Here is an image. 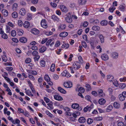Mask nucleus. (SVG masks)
I'll use <instances>...</instances> for the list:
<instances>
[{"mask_svg": "<svg viewBox=\"0 0 126 126\" xmlns=\"http://www.w3.org/2000/svg\"><path fill=\"white\" fill-rule=\"evenodd\" d=\"M55 64L54 63H52L51 66L50 70L52 72H53L55 70Z\"/></svg>", "mask_w": 126, "mask_h": 126, "instance_id": "nucleus-39", "label": "nucleus"}, {"mask_svg": "<svg viewBox=\"0 0 126 126\" xmlns=\"http://www.w3.org/2000/svg\"><path fill=\"white\" fill-rule=\"evenodd\" d=\"M28 77L31 80L34 81L35 80V78L32 75H29L28 76Z\"/></svg>", "mask_w": 126, "mask_h": 126, "instance_id": "nucleus-60", "label": "nucleus"}, {"mask_svg": "<svg viewBox=\"0 0 126 126\" xmlns=\"http://www.w3.org/2000/svg\"><path fill=\"white\" fill-rule=\"evenodd\" d=\"M2 57V60L5 62H6L7 60V58L6 56L5 55H3Z\"/></svg>", "mask_w": 126, "mask_h": 126, "instance_id": "nucleus-45", "label": "nucleus"}, {"mask_svg": "<svg viewBox=\"0 0 126 126\" xmlns=\"http://www.w3.org/2000/svg\"><path fill=\"white\" fill-rule=\"evenodd\" d=\"M45 80L47 81L48 82L50 80V79L48 75H46L44 77Z\"/></svg>", "mask_w": 126, "mask_h": 126, "instance_id": "nucleus-42", "label": "nucleus"}, {"mask_svg": "<svg viewBox=\"0 0 126 126\" xmlns=\"http://www.w3.org/2000/svg\"><path fill=\"white\" fill-rule=\"evenodd\" d=\"M38 0H32L31 2L33 4H36L38 3Z\"/></svg>", "mask_w": 126, "mask_h": 126, "instance_id": "nucleus-61", "label": "nucleus"}, {"mask_svg": "<svg viewBox=\"0 0 126 126\" xmlns=\"http://www.w3.org/2000/svg\"><path fill=\"white\" fill-rule=\"evenodd\" d=\"M126 5L124 4H121L119 7V10L121 11H124L125 9Z\"/></svg>", "mask_w": 126, "mask_h": 126, "instance_id": "nucleus-9", "label": "nucleus"}, {"mask_svg": "<svg viewBox=\"0 0 126 126\" xmlns=\"http://www.w3.org/2000/svg\"><path fill=\"white\" fill-rule=\"evenodd\" d=\"M115 9V8L113 7H111L109 9V11L111 12H113Z\"/></svg>", "mask_w": 126, "mask_h": 126, "instance_id": "nucleus-47", "label": "nucleus"}, {"mask_svg": "<svg viewBox=\"0 0 126 126\" xmlns=\"http://www.w3.org/2000/svg\"><path fill=\"white\" fill-rule=\"evenodd\" d=\"M27 18L28 20H30L32 18V15L31 14L28 13L27 14Z\"/></svg>", "mask_w": 126, "mask_h": 126, "instance_id": "nucleus-40", "label": "nucleus"}, {"mask_svg": "<svg viewBox=\"0 0 126 126\" xmlns=\"http://www.w3.org/2000/svg\"><path fill=\"white\" fill-rule=\"evenodd\" d=\"M101 57L102 60L104 61L107 60L109 59V56L106 54H104L102 55Z\"/></svg>", "mask_w": 126, "mask_h": 126, "instance_id": "nucleus-8", "label": "nucleus"}, {"mask_svg": "<svg viewBox=\"0 0 126 126\" xmlns=\"http://www.w3.org/2000/svg\"><path fill=\"white\" fill-rule=\"evenodd\" d=\"M47 108L49 110H52L53 109V103L51 101L49 102V103L47 104Z\"/></svg>", "mask_w": 126, "mask_h": 126, "instance_id": "nucleus-14", "label": "nucleus"}, {"mask_svg": "<svg viewBox=\"0 0 126 126\" xmlns=\"http://www.w3.org/2000/svg\"><path fill=\"white\" fill-rule=\"evenodd\" d=\"M71 107L73 109H77L79 107V106L77 103H74L72 105Z\"/></svg>", "mask_w": 126, "mask_h": 126, "instance_id": "nucleus-25", "label": "nucleus"}, {"mask_svg": "<svg viewBox=\"0 0 126 126\" xmlns=\"http://www.w3.org/2000/svg\"><path fill=\"white\" fill-rule=\"evenodd\" d=\"M86 2V0H78V3L79 5H84Z\"/></svg>", "mask_w": 126, "mask_h": 126, "instance_id": "nucleus-16", "label": "nucleus"}, {"mask_svg": "<svg viewBox=\"0 0 126 126\" xmlns=\"http://www.w3.org/2000/svg\"><path fill=\"white\" fill-rule=\"evenodd\" d=\"M66 16H67L65 20L68 23H70L72 21V19L71 17V15L70 13L67 14Z\"/></svg>", "mask_w": 126, "mask_h": 126, "instance_id": "nucleus-2", "label": "nucleus"}, {"mask_svg": "<svg viewBox=\"0 0 126 126\" xmlns=\"http://www.w3.org/2000/svg\"><path fill=\"white\" fill-rule=\"evenodd\" d=\"M118 55L116 52H113L112 54V57L114 59H116L118 58Z\"/></svg>", "mask_w": 126, "mask_h": 126, "instance_id": "nucleus-27", "label": "nucleus"}, {"mask_svg": "<svg viewBox=\"0 0 126 126\" xmlns=\"http://www.w3.org/2000/svg\"><path fill=\"white\" fill-rule=\"evenodd\" d=\"M6 32L10 33L11 29L9 26H6Z\"/></svg>", "mask_w": 126, "mask_h": 126, "instance_id": "nucleus-46", "label": "nucleus"}, {"mask_svg": "<svg viewBox=\"0 0 126 126\" xmlns=\"http://www.w3.org/2000/svg\"><path fill=\"white\" fill-rule=\"evenodd\" d=\"M8 119L13 124H15V122L12 117L10 116H9L8 117Z\"/></svg>", "mask_w": 126, "mask_h": 126, "instance_id": "nucleus-50", "label": "nucleus"}, {"mask_svg": "<svg viewBox=\"0 0 126 126\" xmlns=\"http://www.w3.org/2000/svg\"><path fill=\"white\" fill-rule=\"evenodd\" d=\"M18 25L20 27H21L23 25V22L21 20H19L18 22Z\"/></svg>", "mask_w": 126, "mask_h": 126, "instance_id": "nucleus-59", "label": "nucleus"}, {"mask_svg": "<svg viewBox=\"0 0 126 126\" xmlns=\"http://www.w3.org/2000/svg\"><path fill=\"white\" fill-rule=\"evenodd\" d=\"M44 100L47 103L50 102V99L47 97H44Z\"/></svg>", "mask_w": 126, "mask_h": 126, "instance_id": "nucleus-57", "label": "nucleus"}, {"mask_svg": "<svg viewBox=\"0 0 126 126\" xmlns=\"http://www.w3.org/2000/svg\"><path fill=\"white\" fill-rule=\"evenodd\" d=\"M92 94L93 95L96 96L98 95V94L97 92L95 91H93L92 92Z\"/></svg>", "mask_w": 126, "mask_h": 126, "instance_id": "nucleus-62", "label": "nucleus"}, {"mask_svg": "<svg viewBox=\"0 0 126 126\" xmlns=\"http://www.w3.org/2000/svg\"><path fill=\"white\" fill-rule=\"evenodd\" d=\"M80 67V64L78 62H75L73 64L72 67L75 70L79 69Z\"/></svg>", "mask_w": 126, "mask_h": 126, "instance_id": "nucleus-1", "label": "nucleus"}, {"mask_svg": "<svg viewBox=\"0 0 126 126\" xmlns=\"http://www.w3.org/2000/svg\"><path fill=\"white\" fill-rule=\"evenodd\" d=\"M31 32L34 34H38L39 33V31L38 30L35 29H33L32 30Z\"/></svg>", "mask_w": 126, "mask_h": 126, "instance_id": "nucleus-11", "label": "nucleus"}, {"mask_svg": "<svg viewBox=\"0 0 126 126\" xmlns=\"http://www.w3.org/2000/svg\"><path fill=\"white\" fill-rule=\"evenodd\" d=\"M41 25L44 28H46L47 27V25L46 23L45 19L42 20L41 22Z\"/></svg>", "mask_w": 126, "mask_h": 126, "instance_id": "nucleus-6", "label": "nucleus"}, {"mask_svg": "<svg viewBox=\"0 0 126 126\" xmlns=\"http://www.w3.org/2000/svg\"><path fill=\"white\" fill-rule=\"evenodd\" d=\"M92 29L93 31H98L100 29V27L97 26H94L92 28Z\"/></svg>", "mask_w": 126, "mask_h": 126, "instance_id": "nucleus-22", "label": "nucleus"}, {"mask_svg": "<svg viewBox=\"0 0 126 126\" xmlns=\"http://www.w3.org/2000/svg\"><path fill=\"white\" fill-rule=\"evenodd\" d=\"M79 122L81 123H83L85 122L86 120L84 117H80L78 119Z\"/></svg>", "mask_w": 126, "mask_h": 126, "instance_id": "nucleus-18", "label": "nucleus"}, {"mask_svg": "<svg viewBox=\"0 0 126 126\" xmlns=\"http://www.w3.org/2000/svg\"><path fill=\"white\" fill-rule=\"evenodd\" d=\"M63 109L66 112H69L70 110V109L69 108L66 107H64Z\"/></svg>", "mask_w": 126, "mask_h": 126, "instance_id": "nucleus-53", "label": "nucleus"}, {"mask_svg": "<svg viewBox=\"0 0 126 126\" xmlns=\"http://www.w3.org/2000/svg\"><path fill=\"white\" fill-rule=\"evenodd\" d=\"M12 15L13 18H15L17 17L18 14L16 12L14 11L12 13Z\"/></svg>", "mask_w": 126, "mask_h": 126, "instance_id": "nucleus-29", "label": "nucleus"}, {"mask_svg": "<svg viewBox=\"0 0 126 126\" xmlns=\"http://www.w3.org/2000/svg\"><path fill=\"white\" fill-rule=\"evenodd\" d=\"M19 41L22 43H25L27 42V39L26 37H22L20 38Z\"/></svg>", "mask_w": 126, "mask_h": 126, "instance_id": "nucleus-20", "label": "nucleus"}, {"mask_svg": "<svg viewBox=\"0 0 126 126\" xmlns=\"http://www.w3.org/2000/svg\"><path fill=\"white\" fill-rule=\"evenodd\" d=\"M11 35L13 36H15L16 35V32L14 30H13L11 32Z\"/></svg>", "mask_w": 126, "mask_h": 126, "instance_id": "nucleus-52", "label": "nucleus"}, {"mask_svg": "<svg viewBox=\"0 0 126 126\" xmlns=\"http://www.w3.org/2000/svg\"><path fill=\"white\" fill-rule=\"evenodd\" d=\"M81 44L83 46L84 48H86L87 47V45L86 42L84 41L81 42Z\"/></svg>", "mask_w": 126, "mask_h": 126, "instance_id": "nucleus-48", "label": "nucleus"}, {"mask_svg": "<svg viewBox=\"0 0 126 126\" xmlns=\"http://www.w3.org/2000/svg\"><path fill=\"white\" fill-rule=\"evenodd\" d=\"M68 35V33L67 32H64L60 33L59 34V36L61 37H65L67 36Z\"/></svg>", "mask_w": 126, "mask_h": 126, "instance_id": "nucleus-13", "label": "nucleus"}, {"mask_svg": "<svg viewBox=\"0 0 126 126\" xmlns=\"http://www.w3.org/2000/svg\"><path fill=\"white\" fill-rule=\"evenodd\" d=\"M113 84L116 87H117L118 85V82L116 80H114L113 82Z\"/></svg>", "mask_w": 126, "mask_h": 126, "instance_id": "nucleus-58", "label": "nucleus"}, {"mask_svg": "<svg viewBox=\"0 0 126 126\" xmlns=\"http://www.w3.org/2000/svg\"><path fill=\"white\" fill-rule=\"evenodd\" d=\"M101 25L103 26H106L108 24V22L106 20L102 21L100 23Z\"/></svg>", "mask_w": 126, "mask_h": 126, "instance_id": "nucleus-35", "label": "nucleus"}, {"mask_svg": "<svg viewBox=\"0 0 126 126\" xmlns=\"http://www.w3.org/2000/svg\"><path fill=\"white\" fill-rule=\"evenodd\" d=\"M93 121V120L91 118H88L87 121V123L89 124H90L92 123Z\"/></svg>", "mask_w": 126, "mask_h": 126, "instance_id": "nucleus-44", "label": "nucleus"}, {"mask_svg": "<svg viewBox=\"0 0 126 126\" xmlns=\"http://www.w3.org/2000/svg\"><path fill=\"white\" fill-rule=\"evenodd\" d=\"M113 108V106L112 105H110L107 107V108L106 109V111L107 112H109Z\"/></svg>", "mask_w": 126, "mask_h": 126, "instance_id": "nucleus-23", "label": "nucleus"}, {"mask_svg": "<svg viewBox=\"0 0 126 126\" xmlns=\"http://www.w3.org/2000/svg\"><path fill=\"white\" fill-rule=\"evenodd\" d=\"M41 66L43 67H44L46 65V62L44 60H41L40 62Z\"/></svg>", "mask_w": 126, "mask_h": 126, "instance_id": "nucleus-33", "label": "nucleus"}, {"mask_svg": "<svg viewBox=\"0 0 126 126\" xmlns=\"http://www.w3.org/2000/svg\"><path fill=\"white\" fill-rule=\"evenodd\" d=\"M66 27L65 25L64 24H61L59 27L58 29L60 30H63L65 29Z\"/></svg>", "mask_w": 126, "mask_h": 126, "instance_id": "nucleus-32", "label": "nucleus"}, {"mask_svg": "<svg viewBox=\"0 0 126 126\" xmlns=\"http://www.w3.org/2000/svg\"><path fill=\"white\" fill-rule=\"evenodd\" d=\"M18 5L17 3H15L12 6V9L13 11H16L18 8Z\"/></svg>", "mask_w": 126, "mask_h": 126, "instance_id": "nucleus-12", "label": "nucleus"}, {"mask_svg": "<svg viewBox=\"0 0 126 126\" xmlns=\"http://www.w3.org/2000/svg\"><path fill=\"white\" fill-rule=\"evenodd\" d=\"M126 86V84L125 83H121L120 85V87L122 89H124Z\"/></svg>", "mask_w": 126, "mask_h": 126, "instance_id": "nucleus-55", "label": "nucleus"}, {"mask_svg": "<svg viewBox=\"0 0 126 126\" xmlns=\"http://www.w3.org/2000/svg\"><path fill=\"white\" fill-rule=\"evenodd\" d=\"M98 95L100 97H103L105 96V94L102 89H99L98 91Z\"/></svg>", "mask_w": 126, "mask_h": 126, "instance_id": "nucleus-4", "label": "nucleus"}, {"mask_svg": "<svg viewBox=\"0 0 126 126\" xmlns=\"http://www.w3.org/2000/svg\"><path fill=\"white\" fill-rule=\"evenodd\" d=\"M60 8L61 10L63 12H67V10L65 6L63 5H61L60 7Z\"/></svg>", "mask_w": 126, "mask_h": 126, "instance_id": "nucleus-10", "label": "nucleus"}, {"mask_svg": "<svg viewBox=\"0 0 126 126\" xmlns=\"http://www.w3.org/2000/svg\"><path fill=\"white\" fill-rule=\"evenodd\" d=\"M54 99L59 101H61L63 100L62 98L58 94H56L54 95Z\"/></svg>", "mask_w": 126, "mask_h": 126, "instance_id": "nucleus-5", "label": "nucleus"}, {"mask_svg": "<svg viewBox=\"0 0 126 126\" xmlns=\"http://www.w3.org/2000/svg\"><path fill=\"white\" fill-rule=\"evenodd\" d=\"M64 86L66 88H71L72 86V82L69 81L68 82H65L63 84Z\"/></svg>", "mask_w": 126, "mask_h": 126, "instance_id": "nucleus-3", "label": "nucleus"}, {"mask_svg": "<svg viewBox=\"0 0 126 126\" xmlns=\"http://www.w3.org/2000/svg\"><path fill=\"white\" fill-rule=\"evenodd\" d=\"M69 47V45L68 44H64L62 46V48H64L65 49L68 48Z\"/></svg>", "mask_w": 126, "mask_h": 126, "instance_id": "nucleus-43", "label": "nucleus"}, {"mask_svg": "<svg viewBox=\"0 0 126 126\" xmlns=\"http://www.w3.org/2000/svg\"><path fill=\"white\" fill-rule=\"evenodd\" d=\"M26 12L25 9L24 8H22L20 10L19 13L21 15H24L25 14Z\"/></svg>", "mask_w": 126, "mask_h": 126, "instance_id": "nucleus-15", "label": "nucleus"}, {"mask_svg": "<svg viewBox=\"0 0 126 126\" xmlns=\"http://www.w3.org/2000/svg\"><path fill=\"white\" fill-rule=\"evenodd\" d=\"M23 31L22 29H19L17 32L18 34L19 35H21L23 34Z\"/></svg>", "mask_w": 126, "mask_h": 126, "instance_id": "nucleus-41", "label": "nucleus"}, {"mask_svg": "<svg viewBox=\"0 0 126 126\" xmlns=\"http://www.w3.org/2000/svg\"><path fill=\"white\" fill-rule=\"evenodd\" d=\"M23 26L26 28H28L30 25V24L28 21H25L23 24Z\"/></svg>", "mask_w": 126, "mask_h": 126, "instance_id": "nucleus-28", "label": "nucleus"}, {"mask_svg": "<svg viewBox=\"0 0 126 126\" xmlns=\"http://www.w3.org/2000/svg\"><path fill=\"white\" fill-rule=\"evenodd\" d=\"M90 43L91 45V48H94V42L93 41H90Z\"/></svg>", "mask_w": 126, "mask_h": 126, "instance_id": "nucleus-63", "label": "nucleus"}, {"mask_svg": "<svg viewBox=\"0 0 126 126\" xmlns=\"http://www.w3.org/2000/svg\"><path fill=\"white\" fill-rule=\"evenodd\" d=\"M102 118L101 117H95L94 118V120L95 121H99L101 120Z\"/></svg>", "mask_w": 126, "mask_h": 126, "instance_id": "nucleus-51", "label": "nucleus"}, {"mask_svg": "<svg viewBox=\"0 0 126 126\" xmlns=\"http://www.w3.org/2000/svg\"><path fill=\"white\" fill-rule=\"evenodd\" d=\"M27 72L29 74L34 75H36L37 74V72L35 71H33L32 70H28Z\"/></svg>", "mask_w": 126, "mask_h": 126, "instance_id": "nucleus-24", "label": "nucleus"}, {"mask_svg": "<svg viewBox=\"0 0 126 126\" xmlns=\"http://www.w3.org/2000/svg\"><path fill=\"white\" fill-rule=\"evenodd\" d=\"M83 38L84 40L86 41H88L87 36L85 34L83 35Z\"/></svg>", "mask_w": 126, "mask_h": 126, "instance_id": "nucleus-64", "label": "nucleus"}, {"mask_svg": "<svg viewBox=\"0 0 126 126\" xmlns=\"http://www.w3.org/2000/svg\"><path fill=\"white\" fill-rule=\"evenodd\" d=\"M98 37L101 43H102L104 42V37L102 34H99L98 35Z\"/></svg>", "mask_w": 126, "mask_h": 126, "instance_id": "nucleus-7", "label": "nucleus"}, {"mask_svg": "<svg viewBox=\"0 0 126 126\" xmlns=\"http://www.w3.org/2000/svg\"><path fill=\"white\" fill-rule=\"evenodd\" d=\"M107 80L110 81H112L114 78L113 76L111 75H108L107 76Z\"/></svg>", "mask_w": 126, "mask_h": 126, "instance_id": "nucleus-30", "label": "nucleus"}, {"mask_svg": "<svg viewBox=\"0 0 126 126\" xmlns=\"http://www.w3.org/2000/svg\"><path fill=\"white\" fill-rule=\"evenodd\" d=\"M119 98L120 100L121 101H123L125 99V97L122 96V95H121V94H119Z\"/></svg>", "mask_w": 126, "mask_h": 126, "instance_id": "nucleus-38", "label": "nucleus"}, {"mask_svg": "<svg viewBox=\"0 0 126 126\" xmlns=\"http://www.w3.org/2000/svg\"><path fill=\"white\" fill-rule=\"evenodd\" d=\"M2 13L3 16H7L8 14V11L5 9L2 10Z\"/></svg>", "mask_w": 126, "mask_h": 126, "instance_id": "nucleus-17", "label": "nucleus"}, {"mask_svg": "<svg viewBox=\"0 0 126 126\" xmlns=\"http://www.w3.org/2000/svg\"><path fill=\"white\" fill-rule=\"evenodd\" d=\"M52 39H50L48 40L47 42L46 43V45L47 46H48L50 44V43L52 41Z\"/></svg>", "mask_w": 126, "mask_h": 126, "instance_id": "nucleus-49", "label": "nucleus"}, {"mask_svg": "<svg viewBox=\"0 0 126 126\" xmlns=\"http://www.w3.org/2000/svg\"><path fill=\"white\" fill-rule=\"evenodd\" d=\"M78 91L79 93H83L85 91L84 88L82 87H80L78 89Z\"/></svg>", "mask_w": 126, "mask_h": 126, "instance_id": "nucleus-37", "label": "nucleus"}, {"mask_svg": "<svg viewBox=\"0 0 126 126\" xmlns=\"http://www.w3.org/2000/svg\"><path fill=\"white\" fill-rule=\"evenodd\" d=\"M47 48L45 46L41 47L39 49V52L40 53H43L46 50Z\"/></svg>", "mask_w": 126, "mask_h": 126, "instance_id": "nucleus-21", "label": "nucleus"}, {"mask_svg": "<svg viewBox=\"0 0 126 126\" xmlns=\"http://www.w3.org/2000/svg\"><path fill=\"white\" fill-rule=\"evenodd\" d=\"M17 112L19 113H23L24 112V110L20 108H19L18 109Z\"/></svg>", "mask_w": 126, "mask_h": 126, "instance_id": "nucleus-54", "label": "nucleus"}, {"mask_svg": "<svg viewBox=\"0 0 126 126\" xmlns=\"http://www.w3.org/2000/svg\"><path fill=\"white\" fill-rule=\"evenodd\" d=\"M25 92L29 96L31 95L32 96H33V95L32 94L31 92L29 90H26L25 91Z\"/></svg>", "mask_w": 126, "mask_h": 126, "instance_id": "nucleus-36", "label": "nucleus"}, {"mask_svg": "<svg viewBox=\"0 0 126 126\" xmlns=\"http://www.w3.org/2000/svg\"><path fill=\"white\" fill-rule=\"evenodd\" d=\"M2 37V38L6 39L8 38V36L7 34L6 33H4L1 36Z\"/></svg>", "mask_w": 126, "mask_h": 126, "instance_id": "nucleus-56", "label": "nucleus"}, {"mask_svg": "<svg viewBox=\"0 0 126 126\" xmlns=\"http://www.w3.org/2000/svg\"><path fill=\"white\" fill-rule=\"evenodd\" d=\"M51 18L54 21L58 22L59 20V18L55 15L52 16Z\"/></svg>", "mask_w": 126, "mask_h": 126, "instance_id": "nucleus-19", "label": "nucleus"}, {"mask_svg": "<svg viewBox=\"0 0 126 126\" xmlns=\"http://www.w3.org/2000/svg\"><path fill=\"white\" fill-rule=\"evenodd\" d=\"M58 90L61 93L63 94H65L66 92L64 89L61 87H58Z\"/></svg>", "mask_w": 126, "mask_h": 126, "instance_id": "nucleus-31", "label": "nucleus"}, {"mask_svg": "<svg viewBox=\"0 0 126 126\" xmlns=\"http://www.w3.org/2000/svg\"><path fill=\"white\" fill-rule=\"evenodd\" d=\"M113 105L114 107L116 109H118L120 107L119 104L117 102H114Z\"/></svg>", "mask_w": 126, "mask_h": 126, "instance_id": "nucleus-34", "label": "nucleus"}, {"mask_svg": "<svg viewBox=\"0 0 126 126\" xmlns=\"http://www.w3.org/2000/svg\"><path fill=\"white\" fill-rule=\"evenodd\" d=\"M99 104L101 105H103L106 102V100L103 98L100 99L98 101Z\"/></svg>", "mask_w": 126, "mask_h": 126, "instance_id": "nucleus-26", "label": "nucleus"}]
</instances>
